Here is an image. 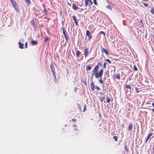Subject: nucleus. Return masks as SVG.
<instances>
[{"label":"nucleus","instance_id":"obj_1","mask_svg":"<svg viewBox=\"0 0 154 154\" xmlns=\"http://www.w3.org/2000/svg\"><path fill=\"white\" fill-rule=\"evenodd\" d=\"M103 69H102L100 70L99 72V73H97H97H97L96 72H94L93 70H92L91 72L92 73L91 76V81L92 80L94 75H95V77L96 79H98L102 77L103 74Z\"/></svg>","mask_w":154,"mask_h":154},{"label":"nucleus","instance_id":"obj_2","mask_svg":"<svg viewBox=\"0 0 154 154\" xmlns=\"http://www.w3.org/2000/svg\"><path fill=\"white\" fill-rule=\"evenodd\" d=\"M12 4L13 7L14 8L15 10L17 12H20V10L18 8V6L17 5L16 2L14 0H10Z\"/></svg>","mask_w":154,"mask_h":154},{"label":"nucleus","instance_id":"obj_3","mask_svg":"<svg viewBox=\"0 0 154 154\" xmlns=\"http://www.w3.org/2000/svg\"><path fill=\"white\" fill-rule=\"evenodd\" d=\"M93 4V2L91 0H85V6H87L88 5L91 6Z\"/></svg>","mask_w":154,"mask_h":154},{"label":"nucleus","instance_id":"obj_4","mask_svg":"<svg viewBox=\"0 0 154 154\" xmlns=\"http://www.w3.org/2000/svg\"><path fill=\"white\" fill-rule=\"evenodd\" d=\"M63 33V34L65 38V39L66 41H67L68 40V38L66 32L63 27L62 28Z\"/></svg>","mask_w":154,"mask_h":154},{"label":"nucleus","instance_id":"obj_5","mask_svg":"<svg viewBox=\"0 0 154 154\" xmlns=\"http://www.w3.org/2000/svg\"><path fill=\"white\" fill-rule=\"evenodd\" d=\"M86 34L88 38V40H90L92 36L89 30H87L86 31Z\"/></svg>","mask_w":154,"mask_h":154},{"label":"nucleus","instance_id":"obj_6","mask_svg":"<svg viewBox=\"0 0 154 154\" xmlns=\"http://www.w3.org/2000/svg\"><path fill=\"white\" fill-rule=\"evenodd\" d=\"M99 67V66L98 64H97L95 66L93 70L94 72H96V73L97 74V73H99V72H98Z\"/></svg>","mask_w":154,"mask_h":154},{"label":"nucleus","instance_id":"obj_7","mask_svg":"<svg viewBox=\"0 0 154 154\" xmlns=\"http://www.w3.org/2000/svg\"><path fill=\"white\" fill-rule=\"evenodd\" d=\"M84 55L85 56V57H86V56L88 54V49L87 48H86L84 50Z\"/></svg>","mask_w":154,"mask_h":154},{"label":"nucleus","instance_id":"obj_8","mask_svg":"<svg viewBox=\"0 0 154 154\" xmlns=\"http://www.w3.org/2000/svg\"><path fill=\"white\" fill-rule=\"evenodd\" d=\"M72 18L73 20H74L75 25L77 26H79L78 24V22L75 16H72Z\"/></svg>","mask_w":154,"mask_h":154},{"label":"nucleus","instance_id":"obj_9","mask_svg":"<svg viewBox=\"0 0 154 154\" xmlns=\"http://www.w3.org/2000/svg\"><path fill=\"white\" fill-rule=\"evenodd\" d=\"M91 88V89L94 91V87H95V85L94 84V83L93 82L91 83L90 84Z\"/></svg>","mask_w":154,"mask_h":154},{"label":"nucleus","instance_id":"obj_10","mask_svg":"<svg viewBox=\"0 0 154 154\" xmlns=\"http://www.w3.org/2000/svg\"><path fill=\"white\" fill-rule=\"evenodd\" d=\"M101 48L102 50L101 51L102 52H104L107 55H108L109 54L107 51L105 50L104 48H103V47H102Z\"/></svg>","mask_w":154,"mask_h":154},{"label":"nucleus","instance_id":"obj_11","mask_svg":"<svg viewBox=\"0 0 154 154\" xmlns=\"http://www.w3.org/2000/svg\"><path fill=\"white\" fill-rule=\"evenodd\" d=\"M18 45H19V48L21 49L23 48L24 44L21 43V42H18Z\"/></svg>","mask_w":154,"mask_h":154},{"label":"nucleus","instance_id":"obj_12","mask_svg":"<svg viewBox=\"0 0 154 154\" xmlns=\"http://www.w3.org/2000/svg\"><path fill=\"white\" fill-rule=\"evenodd\" d=\"M132 127H133V125L130 122V123L129 125L128 128V131H129L131 130L132 128Z\"/></svg>","mask_w":154,"mask_h":154},{"label":"nucleus","instance_id":"obj_13","mask_svg":"<svg viewBox=\"0 0 154 154\" xmlns=\"http://www.w3.org/2000/svg\"><path fill=\"white\" fill-rule=\"evenodd\" d=\"M50 67L52 72L55 71V67L53 63H51V65Z\"/></svg>","mask_w":154,"mask_h":154},{"label":"nucleus","instance_id":"obj_14","mask_svg":"<svg viewBox=\"0 0 154 154\" xmlns=\"http://www.w3.org/2000/svg\"><path fill=\"white\" fill-rule=\"evenodd\" d=\"M152 133H150L148 134V135L147 137V138H146V142L145 143H146L148 140L150 138V137L152 136Z\"/></svg>","mask_w":154,"mask_h":154},{"label":"nucleus","instance_id":"obj_15","mask_svg":"<svg viewBox=\"0 0 154 154\" xmlns=\"http://www.w3.org/2000/svg\"><path fill=\"white\" fill-rule=\"evenodd\" d=\"M30 24L32 26L33 28H35V30L36 29L35 24L33 20H32L31 21Z\"/></svg>","mask_w":154,"mask_h":154},{"label":"nucleus","instance_id":"obj_16","mask_svg":"<svg viewBox=\"0 0 154 154\" xmlns=\"http://www.w3.org/2000/svg\"><path fill=\"white\" fill-rule=\"evenodd\" d=\"M31 44L32 45H36L38 44V42L37 41L32 40L31 42Z\"/></svg>","mask_w":154,"mask_h":154},{"label":"nucleus","instance_id":"obj_17","mask_svg":"<svg viewBox=\"0 0 154 154\" xmlns=\"http://www.w3.org/2000/svg\"><path fill=\"white\" fill-rule=\"evenodd\" d=\"M72 8L75 11L77 10L78 8V6H76L75 3H73Z\"/></svg>","mask_w":154,"mask_h":154},{"label":"nucleus","instance_id":"obj_18","mask_svg":"<svg viewBox=\"0 0 154 154\" xmlns=\"http://www.w3.org/2000/svg\"><path fill=\"white\" fill-rule=\"evenodd\" d=\"M120 74H115V77L118 79H120Z\"/></svg>","mask_w":154,"mask_h":154},{"label":"nucleus","instance_id":"obj_19","mask_svg":"<svg viewBox=\"0 0 154 154\" xmlns=\"http://www.w3.org/2000/svg\"><path fill=\"white\" fill-rule=\"evenodd\" d=\"M91 69V67L90 65H87L86 66V70L87 71L88 70H90Z\"/></svg>","mask_w":154,"mask_h":154},{"label":"nucleus","instance_id":"obj_20","mask_svg":"<svg viewBox=\"0 0 154 154\" xmlns=\"http://www.w3.org/2000/svg\"><path fill=\"white\" fill-rule=\"evenodd\" d=\"M80 53H81V52L79 51L78 50L76 51V57L78 58L79 57Z\"/></svg>","mask_w":154,"mask_h":154},{"label":"nucleus","instance_id":"obj_21","mask_svg":"<svg viewBox=\"0 0 154 154\" xmlns=\"http://www.w3.org/2000/svg\"><path fill=\"white\" fill-rule=\"evenodd\" d=\"M43 5V6L44 7V10L43 11L44 12V14H46L47 13V11L46 9V8L45 6L44 5Z\"/></svg>","mask_w":154,"mask_h":154},{"label":"nucleus","instance_id":"obj_22","mask_svg":"<svg viewBox=\"0 0 154 154\" xmlns=\"http://www.w3.org/2000/svg\"><path fill=\"white\" fill-rule=\"evenodd\" d=\"M125 88H126L129 89L130 90H131V87L129 85H126L125 86Z\"/></svg>","mask_w":154,"mask_h":154},{"label":"nucleus","instance_id":"obj_23","mask_svg":"<svg viewBox=\"0 0 154 154\" xmlns=\"http://www.w3.org/2000/svg\"><path fill=\"white\" fill-rule=\"evenodd\" d=\"M106 8L108 9H110L111 10H112V6L110 5H107Z\"/></svg>","mask_w":154,"mask_h":154},{"label":"nucleus","instance_id":"obj_24","mask_svg":"<svg viewBox=\"0 0 154 154\" xmlns=\"http://www.w3.org/2000/svg\"><path fill=\"white\" fill-rule=\"evenodd\" d=\"M104 75L105 78H108L109 76V73L106 72L104 73Z\"/></svg>","mask_w":154,"mask_h":154},{"label":"nucleus","instance_id":"obj_25","mask_svg":"<svg viewBox=\"0 0 154 154\" xmlns=\"http://www.w3.org/2000/svg\"><path fill=\"white\" fill-rule=\"evenodd\" d=\"M25 1L27 3V5H29L31 3L30 0H25Z\"/></svg>","mask_w":154,"mask_h":154},{"label":"nucleus","instance_id":"obj_26","mask_svg":"<svg viewBox=\"0 0 154 154\" xmlns=\"http://www.w3.org/2000/svg\"><path fill=\"white\" fill-rule=\"evenodd\" d=\"M106 98L107 102L108 103H109L110 101V99L108 97H106Z\"/></svg>","mask_w":154,"mask_h":154},{"label":"nucleus","instance_id":"obj_27","mask_svg":"<svg viewBox=\"0 0 154 154\" xmlns=\"http://www.w3.org/2000/svg\"><path fill=\"white\" fill-rule=\"evenodd\" d=\"M150 12L152 14H154V7L151 9L150 10Z\"/></svg>","mask_w":154,"mask_h":154},{"label":"nucleus","instance_id":"obj_28","mask_svg":"<svg viewBox=\"0 0 154 154\" xmlns=\"http://www.w3.org/2000/svg\"><path fill=\"white\" fill-rule=\"evenodd\" d=\"M52 72V73H53V76L54 77V78L55 79H56V73H55V71Z\"/></svg>","mask_w":154,"mask_h":154},{"label":"nucleus","instance_id":"obj_29","mask_svg":"<svg viewBox=\"0 0 154 154\" xmlns=\"http://www.w3.org/2000/svg\"><path fill=\"white\" fill-rule=\"evenodd\" d=\"M143 5H144L146 7H147L148 5V3H145L144 2L143 3Z\"/></svg>","mask_w":154,"mask_h":154},{"label":"nucleus","instance_id":"obj_30","mask_svg":"<svg viewBox=\"0 0 154 154\" xmlns=\"http://www.w3.org/2000/svg\"><path fill=\"white\" fill-rule=\"evenodd\" d=\"M101 79H100V80H99V82L100 83V84H103V81L102 80V78L101 77V78H100Z\"/></svg>","mask_w":154,"mask_h":154},{"label":"nucleus","instance_id":"obj_31","mask_svg":"<svg viewBox=\"0 0 154 154\" xmlns=\"http://www.w3.org/2000/svg\"><path fill=\"white\" fill-rule=\"evenodd\" d=\"M124 148L127 151V152L128 151V147L126 145L124 146Z\"/></svg>","mask_w":154,"mask_h":154},{"label":"nucleus","instance_id":"obj_32","mask_svg":"<svg viewBox=\"0 0 154 154\" xmlns=\"http://www.w3.org/2000/svg\"><path fill=\"white\" fill-rule=\"evenodd\" d=\"M106 62H105L103 64V67H102V69H106Z\"/></svg>","mask_w":154,"mask_h":154},{"label":"nucleus","instance_id":"obj_33","mask_svg":"<svg viewBox=\"0 0 154 154\" xmlns=\"http://www.w3.org/2000/svg\"><path fill=\"white\" fill-rule=\"evenodd\" d=\"M134 71H137V69L135 65L134 66Z\"/></svg>","mask_w":154,"mask_h":154},{"label":"nucleus","instance_id":"obj_34","mask_svg":"<svg viewBox=\"0 0 154 154\" xmlns=\"http://www.w3.org/2000/svg\"><path fill=\"white\" fill-rule=\"evenodd\" d=\"M113 138L115 141H117V136H114L113 137Z\"/></svg>","mask_w":154,"mask_h":154},{"label":"nucleus","instance_id":"obj_35","mask_svg":"<svg viewBox=\"0 0 154 154\" xmlns=\"http://www.w3.org/2000/svg\"><path fill=\"white\" fill-rule=\"evenodd\" d=\"M105 99V97H104L101 98V99L100 100L101 102H103L104 100Z\"/></svg>","mask_w":154,"mask_h":154},{"label":"nucleus","instance_id":"obj_36","mask_svg":"<svg viewBox=\"0 0 154 154\" xmlns=\"http://www.w3.org/2000/svg\"><path fill=\"white\" fill-rule=\"evenodd\" d=\"M48 40V37H45V42H46Z\"/></svg>","mask_w":154,"mask_h":154},{"label":"nucleus","instance_id":"obj_37","mask_svg":"<svg viewBox=\"0 0 154 154\" xmlns=\"http://www.w3.org/2000/svg\"><path fill=\"white\" fill-rule=\"evenodd\" d=\"M106 61L109 63H111V62L110 61V60L109 59H106Z\"/></svg>","mask_w":154,"mask_h":154},{"label":"nucleus","instance_id":"obj_38","mask_svg":"<svg viewBox=\"0 0 154 154\" xmlns=\"http://www.w3.org/2000/svg\"><path fill=\"white\" fill-rule=\"evenodd\" d=\"M93 2L95 5H97V1L96 0H93Z\"/></svg>","mask_w":154,"mask_h":154},{"label":"nucleus","instance_id":"obj_39","mask_svg":"<svg viewBox=\"0 0 154 154\" xmlns=\"http://www.w3.org/2000/svg\"><path fill=\"white\" fill-rule=\"evenodd\" d=\"M77 106H78V108H79V110H81V107H80V106L79 104V103H77Z\"/></svg>","mask_w":154,"mask_h":154},{"label":"nucleus","instance_id":"obj_40","mask_svg":"<svg viewBox=\"0 0 154 154\" xmlns=\"http://www.w3.org/2000/svg\"><path fill=\"white\" fill-rule=\"evenodd\" d=\"M99 33L101 34H103L104 35H105V33L103 31H101Z\"/></svg>","mask_w":154,"mask_h":154},{"label":"nucleus","instance_id":"obj_41","mask_svg":"<svg viewBox=\"0 0 154 154\" xmlns=\"http://www.w3.org/2000/svg\"><path fill=\"white\" fill-rule=\"evenodd\" d=\"M86 110V105H84V109H83V112H85Z\"/></svg>","mask_w":154,"mask_h":154},{"label":"nucleus","instance_id":"obj_42","mask_svg":"<svg viewBox=\"0 0 154 154\" xmlns=\"http://www.w3.org/2000/svg\"><path fill=\"white\" fill-rule=\"evenodd\" d=\"M27 47H28L27 43V42H26L25 43V47L26 48H27Z\"/></svg>","mask_w":154,"mask_h":154},{"label":"nucleus","instance_id":"obj_43","mask_svg":"<svg viewBox=\"0 0 154 154\" xmlns=\"http://www.w3.org/2000/svg\"><path fill=\"white\" fill-rule=\"evenodd\" d=\"M78 90V88L76 87H74V91L75 92H76L77 91H76V90Z\"/></svg>","mask_w":154,"mask_h":154},{"label":"nucleus","instance_id":"obj_44","mask_svg":"<svg viewBox=\"0 0 154 154\" xmlns=\"http://www.w3.org/2000/svg\"><path fill=\"white\" fill-rule=\"evenodd\" d=\"M97 64H98L99 66V65L100 66H101L102 65L101 63V62H98Z\"/></svg>","mask_w":154,"mask_h":154},{"label":"nucleus","instance_id":"obj_45","mask_svg":"<svg viewBox=\"0 0 154 154\" xmlns=\"http://www.w3.org/2000/svg\"><path fill=\"white\" fill-rule=\"evenodd\" d=\"M96 89L98 90H100V88L98 86H96Z\"/></svg>","mask_w":154,"mask_h":154},{"label":"nucleus","instance_id":"obj_46","mask_svg":"<svg viewBox=\"0 0 154 154\" xmlns=\"http://www.w3.org/2000/svg\"><path fill=\"white\" fill-rule=\"evenodd\" d=\"M135 90L137 93H138L139 92V91L138 90V88H135Z\"/></svg>","mask_w":154,"mask_h":154},{"label":"nucleus","instance_id":"obj_47","mask_svg":"<svg viewBox=\"0 0 154 154\" xmlns=\"http://www.w3.org/2000/svg\"><path fill=\"white\" fill-rule=\"evenodd\" d=\"M72 120L73 122H75L76 121V119L75 118H73L72 119Z\"/></svg>","mask_w":154,"mask_h":154},{"label":"nucleus","instance_id":"obj_48","mask_svg":"<svg viewBox=\"0 0 154 154\" xmlns=\"http://www.w3.org/2000/svg\"><path fill=\"white\" fill-rule=\"evenodd\" d=\"M83 10V9L82 8L80 9V10H79V11L81 12Z\"/></svg>","mask_w":154,"mask_h":154},{"label":"nucleus","instance_id":"obj_49","mask_svg":"<svg viewBox=\"0 0 154 154\" xmlns=\"http://www.w3.org/2000/svg\"><path fill=\"white\" fill-rule=\"evenodd\" d=\"M121 126H122V128H124L125 127V125H124V124H122Z\"/></svg>","mask_w":154,"mask_h":154},{"label":"nucleus","instance_id":"obj_50","mask_svg":"<svg viewBox=\"0 0 154 154\" xmlns=\"http://www.w3.org/2000/svg\"><path fill=\"white\" fill-rule=\"evenodd\" d=\"M152 106L154 108V103H152Z\"/></svg>","mask_w":154,"mask_h":154},{"label":"nucleus","instance_id":"obj_51","mask_svg":"<svg viewBox=\"0 0 154 154\" xmlns=\"http://www.w3.org/2000/svg\"><path fill=\"white\" fill-rule=\"evenodd\" d=\"M73 126L74 127H77L76 125L74 124L73 125Z\"/></svg>","mask_w":154,"mask_h":154},{"label":"nucleus","instance_id":"obj_52","mask_svg":"<svg viewBox=\"0 0 154 154\" xmlns=\"http://www.w3.org/2000/svg\"><path fill=\"white\" fill-rule=\"evenodd\" d=\"M67 4H68V5H70V6H71V5H70V4L69 3H67Z\"/></svg>","mask_w":154,"mask_h":154},{"label":"nucleus","instance_id":"obj_53","mask_svg":"<svg viewBox=\"0 0 154 154\" xmlns=\"http://www.w3.org/2000/svg\"><path fill=\"white\" fill-rule=\"evenodd\" d=\"M107 78H105V77H104V80H105L106 79H107Z\"/></svg>","mask_w":154,"mask_h":154},{"label":"nucleus","instance_id":"obj_54","mask_svg":"<svg viewBox=\"0 0 154 154\" xmlns=\"http://www.w3.org/2000/svg\"><path fill=\"white\" fill-rule=\"evenodd\" d=\"M152 111L153 112H154V109H152Z\"/></svg>","mask_w":154,"mask_h":154},{"label":"nucleus","instance_id":"obj_55","mask_svg":"<svg viewBox=\"0 0 154 154\" xmlns=\"http://www.w3.org/2000/svg\"><path fill=\"white\" fill-rule=\"evenodd\" d=\"M152 149H154V145H153V147L152 148Z\"/></svg>","mask_w":154,"mask_h":154},{"label":"nucleus","instance_id":"obj_56","mask_svg":"<svg viewBox=\"0 0 154 154\" xmlns=\"http://www.w3.org/2000/svg\"><path fill=\"white\" fill-rule=\"evenodd\" d=\"M153 154H154V149H153Z\"/></svg>","mask_w":154,"mask_h":154},{"label":"nucleus","instance_id":"obj_57","mask_svg":"<svg viewBox=\"0 0 154 154\" xmlns=\"http://www.w3.org/2000/svg\"><path fill=\"white\" fill-rule=\"evenodd\" d=\"M129 80H131V78H129Z\"/></svg>","mask_w":154,"mask_h":154},{"label":"nucleus","instance_id":"obj_58","mask_svg":"<svg viewBox=\"0 0 154 154\" xmlns=\"http://www.w3.org/2000/svg\"><path fill=\"white\" fill-rule=\"evenodd\" d=\"M75 130H77V129L76 128H75Z\"/></svg>","mask_w":154,"mask_h":154},{"label":"nucleus","instance_id":"obj_59","mask_svg":"<svg viewBox=\"0 0 154 154\" xmlns=\"http://www.w3.org/2000/svg\"><path fill=\"white\" fill-rule=\"evenodd\" d=\"M140 22H142V20H140Z\"/></svg>","mask_w":154,"mask_h":154},{"label":"nucleus","instance_id":"obj_60","mask_svg":"<svg viewBox=\"0 0 154 154\" xmlns=\"http://www.w3.org/2000/svg\"><path fill=\"white\" fill-rule=\"evenodd\" d=\"M44 18H46V17Z\"/></svg>","mask_w":154,"mask_h":154},{"label":"nucleus","instance_id":"obj_61","mask_svg":"<svg viewBox=\"0 0 154 154\" xmlns=\"http://www.w3.org/2000/svg\"><path fill=\"white\" fill-rule=\"evenodd\" d=\"M48 20H49V19H50V18H48Z\"/></svg>","mask_w":154,"mask_h":154}]
</instances>
